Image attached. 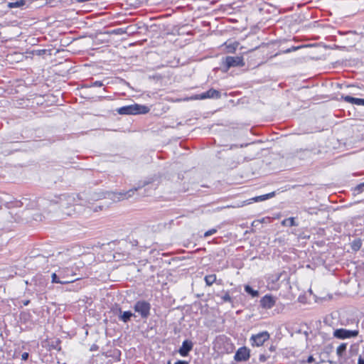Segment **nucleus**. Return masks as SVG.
Segmentation results:
<instances>
[{
	"label": "nucleus",
	"instance_id": "obj_1",
	"mask_svg": "<svg viewBox=\"0 0 364 364\" xmlns=\"http://www.w3.org/2000/svg\"><path fill=\"white\" fill-rule=\"evenodd\" d=\"M101 196H102L100 194L94 193L90 198H88L87 193H85L76 195L63 194L58 198V200L55 202L52 200L50 201V203H59L63 213L67 215L72 216L75 213V206H85L87 203H90V200H97L100 199Z\"/></svg>",
	"mask_w": 364,
	"mask_h": 364
},
{
	"label": "nucleus",
	"instance_id": "obj_2",
	"mask_svg": "<svg viewBox=\"0 0 364 364\" xmlns=\"http://www.w3.org/2000/svg\"><path fill=\"white\" fill-rule=\"evenodd\" d=\"M149 185V182L139 183L136 187L132 188L125 192H108L105 196V198H108L114 202H118L124 200H127L134 196L136 192H139L142 188Z\"/></svg>",
	"mask_w": 364,
	"mask_h": 364
},
{
	"label": "nucleus",
	"instance_id": "obj_3",
	"mask_svg": "<svg viewBox=\"0 0 364 364\" xmlns=\"http://www.w3.org/2000/svg\"><path fill=\"white\" fill-rule=\"evenodd\" d=\"M150 109L146 105H141L138 104L130 105L119 107L117 109V112L119 114H146L149 112Z\"/></svg>",
	"mask_w": 364,
	"mask_h": 364
},
{
	"label": "nucleus",
	"instance_id": "obj_4",
	"mask_svg": "<svg viewBox=\"0 0 364 364\" xmlns=\"http://www.w3.org/2000/svg\"><path fill=\"white\" fill-rule=\"evenodd\" d=\"M133 309L142 319H147L150 315L151 304L145 300H139L135 302Z\"/></svg>",
	"mask_w": 364,
	"mask_h": 364
},
{
	"label": "nucleus",
	"instance_id": "obj_5",
	"mask_svg": "<svg viewBox=\"0 0 364 364\" xmlns=\"http://www.w3.org/2000/svg\"><path fill=\"white\" fill-rule=\"evenodd\" d=\"M270 338L269 333L264 331L256 334H252L250 338V343L252 347H260Z\"/></svg>",
	"mask_w": 364,
	"mask_h": 364
},
{
	"label": "nucleus",
	"instance_id": "obj_6",
	"mask_svg": "<svg viewBox=\"0 0 364 364\" xmlns=\"http://www.w3.org/2000/svg\"><path fill=\"white\" fill-rule=\"evenodd\" d=\"M359 331L358 328L353 330H348L346 328H337L334 330L333 333V337L338 339H348L351 338H355L358 336Z\"/></svg>",
	"mask_w": 364,
	"mask_h": 364
},
{
	"label": "nucleus",
	"instance_id": "obj_7",
	"mask_svg": "<svg viewBox=\"0 0 364 364\" xmlns=\"http://www.w3.org/2000/svg\"><path fill=\"white\" fill-rule=\"evenodd\" d=\"M221 97V93L220 91L211 88L208 91L193 95L191 99L194 100H201L205 99H219Z\"/></svg>",
	"mask_w": 364,
	"mask_h": 364
},
{
	"label": "nucleus",
	"instance_id": "obj_8",
	"mask_svg": "<svg viewBox=\"0 0 364 364\" xmlns=\"http://www.w3.org/2000/svg\"><path fill=\"white\" fill-rule=\"evenodd\" d=\"M224 64L228 70L232 67H243L245 62L242 56H227L224 60Z\"/></svg>",
	"mask_w": 364,
	"mask_h": 364
},
{
	"label": "nucleus",
	"instance_id": "obj_9",
	"mask_svg": "<svg viewBox=\"0 0 364 364\" xmlns=\"http://www.w3.org/2000/svg\"><path fill=\"white\" fill-rule=\"evenodd\" d=\"M250 357V350L246 346L239 348L235 355L234 360L237 362L247 361Z\"/></svg>",
	"mask_w": 364,
	"mask_h": 364
},
{
	"label": "nucleus",
	"instance_id": "obj_10",
	"mask_svg": "<svg viewBox=\"0 0 364 364\" xmlns=\"http://www.w3.org/2000/svg\"><path fill=\"white\" fill-rule=\"evenodd\" d=\"M114 314L118 316L120 321L127 323L132 317H136L135 314L130 311H122L120 307H117L114 310Z\"/></svg>",
	"mask_w": 364,
	"mask_h": 364
},
{
	"label": "nucleus",
	"instance_id": "obj_11",
	"mask_svg": "<svg viewBox=\"0 0 364 364\" xmlns=\"http://www.w3.org/2000/svg\"><path fill=\"white\" fill-rule=\"evenodd\" d=\"M193 347V343L190 340H185L183 341L181 346L178 349V353L186 357L188 355L190 351L192 350Z\"/></svg>",
	"mask_w": 364,
	"mask_h": 364
},
{
	"label": "nucleus",
	"instance_id": "obj_12",
	"mask_svg": "<svg viewBox=\"0 0 364 364\" xmlns=\"http://www.w3.org/2000/svg\"><path fill=\"white\" fill-rule=\"evenodd\" d=\"M276 303L275 299L271 295H265L260 300V305L262 308L269 309H272Z\"/></svg>",
	"mask_w": 364,
	"mask_h": 364
},
{
	"label": "nucleus",
	"instance_id": "obj_13",
	"mask_svg": "<svg viewBox=\"0 0 364 364\" xmlns=\"http://www.w3.org/2000/svg\"><path fill=\"white\" fill-rule=\"evenodd\" d=\"M347 344L341 343L336 348V354L338 357H343L346 351Z\"/></svg>",
	"mask_w": 364,
	"mask_h": 364
},
{
	"label": "nucleus",
	"instance_id": "obj_14",
	"mask_svg": "<svg viewBox=\"0 0 364 364\" xmlns=\"http://www.w3.org/2000/svg\"><path fill=\"white\" fill-rule=\"evenodd\" d=\"M282 224L284 226H289V227H293V226H297L298 225V224L296 223V222H295L294 218H292V217L287 218V219H284L282 222Z\"/></svg>",
	"mask_w": 364,
	"mask_h": 364
},
{
	"label": "nucleus",
	"instance_id": "obj_15",
	"mask_svg": "<svg viewBox=\"0 0 364 364\" xmlns=\"http://www.w3.org/2000/svg\"><path fill=\"white\" fill-rule=\"evenodd\" d=\"M26 4L25 0H17L15 2H9L8 4V7L10 9L13 8H18L24 6Z\"/></svg>",
	"mask_w": 364,
	"mask_h": 364
},
{
	"label": "nucleus",
	"instance_id": "obj_16",
	"mask_svg": "<svg viewBox=\"0 0 364 364\" xmlns=\"http://www.w3.org/2000/svg\"><path fill=\"white\" fill-rule=\"evenodd\" d=\"M52 282L53 283H56V284H68V283H70V282H72L74 281V279H72V280H64V281H62V280H60L58 275L56 274V273H53L52 274Z\"/></svg>",
	"mask_w": 364,
	"mask_h": 364
},
{
	"label": "nucleus",
	"instance_id": "obj_17",
	"mask_svg": "<svg viewBox=\"0 0 364 364\" xmlns=\"http://www.w3.org/2000/svg\"><path fill=\"white\" fill-rule=\"evenodd\" d=\"M245 291L252 297H257L259 296V291L253 289L250 285L245 286Z\"/></svg>",
	"mask_w": 364,
	"mask_h": 364
},
{
	"label": "nucleus",
	"instance_id": "obj_18",
	"mask_svg": "<svg viewBox=\"0 0 364 364\" xmlns=\"http://www.w3.org/2000/svg\"><path fill=\"white\" fill-rule=\"evenodd\" d=\"M205 284L208 286H211L216 281V275L215 274H209L206 275L204 278Z\"/></svg>",
	"mask_w": 364,
	"mask_h": 364
},
{
	"label": "nucleus",
	"instance_id": "obj_19",
	"mask_svg": "<svg viewBox=\"0 0 364 364\" xmlns=\"http://www.w3.org/2000/svg\"><path fill=\"white\" fill-rule=\"evenodd\" d=\"M273 196H274V192L268 193V194L257 196V197L252 198V200L255 202L262 201V200H264L272 198Z\"/></svg>",
	"mask_w": 364,
	"mask_h": 364
},
{
	"label": "nucleus",
	"instance_id": "obj_20",
	"mask_svg": "<svg viewBox=\"0 0 364 364\" xmlns=\"http://www.w3.org/2000/svg\"><path fill=\"white\" fill-rule=\"evenodd\" d=\"M225 45L228 53H234L238 46V43L235 42L230 44H227V43H225Z\"/></svg>",
	"mask_w": 364,
	"mask_h": 364
},
{
	"label": "nucleus",
	"instance_id": "obj_21",
	"mask_svg": "<svg viewBox=\"0 0 364 364\" xmlns=\"http://www.w3.org/2000/svg\"><path fill=\"white\" fill-rule=\"evenodd\" d=\"M341 99L343 100L346 102L350 103L352 105H355L357 100V98L349 95H342Z\"/></svg>",
	"mask_w": 364,
	"mask_h": 364
},
{
	"label": "nucleus",
	"instance_id": "obj_22",
	"mask_svg": "<svg viewBox=\"0 0 364 364\" xmlns=\"http://www.w3.org/2000/svg\"><path fill=\"white\" fill-rule=\"evenodd\" d=\"M361 245H362V242H361V240L360 239H358V240H355L353 242H352V249L354 250V251H358V250H360V248L361 247Z\"/></svg>",
	"mask_w": 364,
	"mask_h": 364
},
{
	"label": "nucleus",
	"instance_id": "obj_23",
	"mask_svg": "<svg viewBox=\"0 0 364 364\" xmlns=\"http://www.w3.org/2000/svg\"><path fill=\"white\" fill-rule=\"evenodd\" d=\"M220 298H221L223 302H231L232 301V299H231L228 291H224L223 294L222 296H220Z\"/></svg>",
	"mask_w": 364,
	"mask_h": 364
},
{
	"label": "nucleus",
	"instance_id": "obj_24",
	"mask_svg": "<svg viewBox=\"0 0 364 364\" xmlns=\"http://www.w3.org/2000/svg\"><path fill=\"white\" fill-rule=\"evenodd\" d=\"M304 364H318L312 355H309L306 360L302 361Z\"/></svg>",
	"mask_w": 364,
	"mask_h": 364
},
{
	"label": "nucleus",
	"instance_id": "obj_25",
	"mask_svg": "<svg viewBox=\"0 0 364 364\" xmlns=\"http://www.w3.org/2000/svg\"><path fill=\"white\" fill-rule=\"evenodd\" d=\"M354 191L358 194L364 191V182L357 185L355 187Z\"/></svg>",
	"mask_w": 364,
	"mask_h": 364
},
{
	"label": "nucleus",
	"instance_id": "obj_26",
	"mask_svg": "<svg viewBox=\"0 0 364 364\" xmlns=\"http://www.w3.org/2000/svg\"><path fill=\"white\" fill-rule=\"evenodd\" d=\"M103 85H104V84L102 83V81L97 80L90 85H86L85 87L88 88V87H102Z\"/></svg>",
	"mask_w": 364,
	"mask_h": 364
},
{
	"label": "nucleus",
	"instance_id": "obj_27",
	"mask_svg": "<svg viewBox=\"0 0 364 364\" xmlns=\"http://www.w3.org/2000/svg\"><path fill=\"white\" fill-rule=\"evenodd\" d=\"M301 48V46H291V48L284 50L283 53H291V52H293V51H296V50H299Z\"/></svg>",
	"mask_w": 364,
	"mask_h": 364
},
{
	"label": "nucleus",
	"instance_id": "obj_28",
	"mask_svg": "<svg viewBox=\"0 0 364 364\" xmlns=\"http://www.w3.org/2000/svg\"><path fill=\"white\" fill-rule=\"evenodd\" d=\"M217 232V230L215 229V228H213V229H210L208 231H206L205 233H204V237H209L213 234H215V232Z\"/></svg>",
	"mask_w": 364,
	"mask_h": 364
},
{
	"label": "nucleus",
	"instance_id": "obj_29",
	"mask_svg": "<svg viewBox=\"0 0 364 364\" xmlns=\"http://www.w3.org/2000/svg\"><path fill=\"white\" fill-rule=\"evenodd\" d=\"M269 357V356L266 355H264V354H261V355H259V362L264 363V362H265V361L267 360V358H268Z\"/></svg>",
	"mask_w": 364,
	"mask_h": 364
},
{
	"label": "nucleus",
	"instance_id": "obj_30",
	"mask_svg": "<svg viewBox=\"0 0 364 364\" xmlns=\"http://www.w3.org/2000/svg\"><path fill=\"white\" fill-rule=\"evenodd\" d=\"M355 105L358 106H364V99L357 98Z\"/></svg>",
	"mask_w": 364,
	"mask_h": 364
},
{
	"label": "nucleus",
	"instance_id": "obj_31",
	"mask_svg": "<svg viewBox=\"0 0 364 364\" xmlns=\"http://www.w3.org/2000/svg\"><path fill=\"white\" fill-rule=\"evenodd\" d=\"M167 364H171V361H168ZM174 364H188L186 360H178Z\"/></svg>",
	"mask_w": 364,
	"mask_h": 364
},
{
	"label": "nucleus",
	"instance_id": "obj_32",
	"mask_svg": "<svg viewBox=\"0 0 364 364\" xmlns=\"http://www.w3.org/2000/svg\"><path fill=\"white\" fill-rule=\"evenodd\" d=\"M58 273H59L60 277H64L65 274L68 275V274L65 273L64 269H61V268H60V269L58 270Z\"/></svg>",
	"mask_w": 364,
	"mask_h": 364
},
{
	"label": "nucleus",
	"instance_id": "obj_33",
	"mask_svg": "<svg viewBox=\"0 0 364 364\" xmlns=\"http://www.w3.org/2000/svg\"><path fill=\"white\" fill-rule=\"evenodd\" d=\"M28 357H29V354H28V353H27V352H24V353L21 355V359H22L23 360H28Z\"/></svg>",
	"mask_w": 364,
	"mask_h": 364
},
{
	"label": "nucleus",
	"instance_id": "obj_34",
	"mask_svg": "<svg viewBox=\"0 0 364 364\" xmlns=\"http://www.w3.org/2000/svg\"><path fill=\"white\" fill-rule=\"evenodd\" d=\"M149 194H150V193H149V188H145L144 190V193H141V196H149Z\"/></svg>",
	"mask_w": 364,
	"mask_h": 364
},
{
	"label": "nucleus",
	"instance_id": "obj_35",
	"mask_svg": "<svg viewBox=\"0 0 364 364\" xmlns=\"http://www.w3.org/2000/svg\"><path fill=\"white\" fill-rule=\"evenodd\" d=\"M358 364H364V357L360 356L358 359Z\"/></svg>",
	"mask_w": 364,
	"mask_h": 364
},
{
	"label": "nucleus",
	"instance_id": "obj_36",
	"mask_svg": "<svg viewBox=\"0 0 364 364\" xmlns=\"http://www.w3.org/2000/svg\"><path fill=\"white\" fill-rule=\"evenodd\" d=\"M275 350H276L275 346H271L269 347V350H270V351L273 352V351H274Z\"/></svg>",
	"mask_w": 364,
	"mask_h": 364
},
{
	"label": "nucleus",
	"instance_id": "obj_37",
	"mask_svg": "<svg viewBox=\"0 0 364 364\" xmlns=\"http://www.w3.org/2000/svg\"><path fill=\"white\" fill-rule=\"evenodd\" d=\"M119 31H121V32H117V33H124V31H122V28H119Z\"/></svg>",
	"mask_w": 364,
	"mask_h": 364
},
{
	"label": "nucleus",
	"instance_id": "obj_38",
	"mask_svg": "<svg viewBox=\"0 0 364 364\" xmlns=\"http://www.w3.org/2000/svg\"><path fill=\"white\" fill-rule=\"evenodd\" d=\"M28 302H29L28 301H25L24 304H25V305H27V304H28Z\"/></svg>",
	"mask_w": 364,
	"mask_h": 364
}]
</instances>
